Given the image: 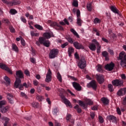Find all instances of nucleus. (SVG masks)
<instances>
[{
  "instance_id": "19",
  "label": "nucleus",
  "mask_w": 126,
  "mask_h": 126,
  "mask_svg": "<svg viewBox=\"0 0 126 126\" xmlns=\"http://www.w3.org/2000/svg\"><path fill=\"white\" fill-rule=\"evenodd\" d=\"M108 119L111 121H112L113 123H116L117 122V118L113 115H110L108 116Z\"/></svg>"
},
{
  "instance_id": "14",
  "label": "nucleus",
  "mask_w": 126,
  "mask_h": 126,
  "mask_svg": "<svg viewBox=\"0 0 126 126\" xmlns=\"http://www.w3.org/2000/svg\"><path fill=\"white\" fill-rule=\"evenodd\" d=\"M114 67H115V64L111 62L109 64H107L105 65V68L106 70H109V71H111V70H113L114 69Z\"/></svg>"
},
{
  "instance_id": "17",
  "label": "nucleus",
  "mask_w": 126,
  "mask_h": 126,
  "mask_svg": "<svg viewBox=\"0 0 126 126\" xmlns=\"http://www.w3.org/2000/svg\"><path fill=\"white\" fill-rule=\"evenodd\" d=\"M6 95L7 99L9 101V103H10V104H13V103L14 102L13 101V95L9 93H7Z\"/></svg>"
},
{
  "instance_id": "62",
  "label": "nucleus",
  "mask_w": 126,
  "mask_h": 126,
  "mask_svg": "<svg viewBox=\"0 0 126 126\" xmlns=\"http://www.w3.org/2000/svg\"><path fill=\"white\" fill-rule=\"evenodd\" d=\"M117 112L118 115H122V112H121V109H120V108L118 107L117 108Z\"/></svg>"
},
{
  "instance_id": "25",
  "label": "nucleus",
  "mask_w": 126,
  "mask_h": 126,
  "mask_svg": "<svg viewBox=\"0 0 126 126\" xmlns=\"http://www.w3.org/2000/svg\"><path fill=\"white\" fill-rule=\"evenodd\" d=\"M101 54L103 57H104V58H105L106 61H108V60H109V58H108V56H109V53H108L107 51H103Z\"/></svg>"
},
{
  "instance_id": "37",
  "label": "nucleus",
  "mask_w": 126,
  "mask_h": 126,
  "mask_svg": "<svg viewBox=\"0 0 126 126\" xmlns=\"http://www.w3.org/2000/svg\"><path fill=\"white\" fill-rule=\"evenodd\" d=\"M50 41H49V40H45V41H44L43 45L44 46H45V47H47V48H49V47H50Z\"/></svg>"
},
{
  "instance_id": "28",
  "label": "nucleus",
  "mask_w": 126,
  "mask_h": 126,
  "mask_svg": "<svg viewBox=\"0 0 126 126\" xmlns=\"http://www.w3.org/2000/svg\"><path fill=\"white\" fill-rule=\"evenodd\" d=\"M79 105L81 107H83V108H86V107H87V104H86V103H84V102H83L81 100L79 101Z\"/></svg>"
},
{
  "instance_id": "60",
  "label": "nucleus",
  "mask_w": 126,
  "mask_h": 126,
  "mask_svg": "<svg viewBox=\"0 0 126 126\" xmlns=\"http://www.w3.org/2000/svg\"><path fill=\"white\" fill-rule=\"evenodd\" d=\"M30 61L31 63H36V60L35 59V58H31L30 59Z\"/></svg>"
},
{
  "instance_id": "31",
  "label": "nucleus",
  "mask_w": 126,
  "mask_h": 126,
  "mask_svg": "<svg viewBox=\"0 0 126 126\" xmlns=\"http://www.w3.org/2000/svg\"><path fill=\"white\" fill-rule=\"evenodd\" d=\"M83 22V21L81 20V18H77V24L78 25V26H81Z\"/></svg>"
},
{
  "instance_id": "22",
  "label": "nucleus",
  "mask_w": 126,
  "mask_h": 126,
  "mask_svg": "<svg viewBox=\"0 0 126 126\" xmlns=\"http://www.w3.org/2000/svg\"><path fill=\"white\" fill-rule=\"evenodd\" d=\"M101 101L104 105H108V104H109V102H110V100H109L108 98L106 97L101 98Z\"/></svg>"
},
{
  "instance_id": "1",
  "label": "nucleus",
  "mask_w": 126,
  "mask_h": 126,
  "mask_svg": "<svg viewBox=\"0 0 126 126\" xmlns=\"http://www.w3.org/2000/svg\"><path fill=\"white\" fill-rule=\"evenodd\" d=\"M28 88V86L26 83H24L22 85L21 84V79L16 78V80L14 83V87L15 88H19V90H24V87Z\"/></svg>"
},
{
  "instance_id": "57",
  "label": "nucleus",
  "mask_w": 126,
  "mask_h": 126,
  "mask_svg": "<svg viewBox=\"0 0 126 126\" xmlns=\"http://www.w3.org/2000/svg\"><path fill=\"white\" fill-rule=\"evenodd\" d=\"M25 74L27 76H30V72L28 70H26L25 71Z\"/></svg>"
},
{
  "instance_id": "7",
  "label": "nucleus",
  "mask_w": 126,
  "mask_h": 126,
  "mask_svg": "<svg viewBox=\"0 0 126 126\" xmlns=\"http://www.w3.org/2000/svg\"><path fill=\"white\" fill-rule=\"evenodd\" d=\"M95 78L99 84H103L105 82V79H104V76L102 74H97L95 76Z\"/></svg>"
},
{
  "instance_id": "49",
  "label": "nucleus",
  "mask_w": 126,
  "mask_h": 126,
  "mask_svg": "<svg viewBox=\"0 0 126 126\" xmlns=\"http://www.w3.org/2000/svg\"><path fill=\"white\" fill-rule=\"evenodd\" d=\"M36 99L37 100H38V101H39V102H41V101L43 100V96L41 95H37Z\"/></svg>"
},
{
  "instance_id": "36",
  "label": "nucleus",
  "mask_w": 126,
  "mask_h": 126,
  "mask_svg": "<svg viewBox=\"0 0 126 126\" xmlns=\"http://www.w3.org/2000/svg\"><path fill=\"white\" fill-rule=\"evenodd\" d=\"M87 8L89 11H91V10H92V4L91 3H88Z\"/></svg>"
},
{
  "instance_id": "44",
  "label": "nucleus",
  "mask_w": 126,
  "mask_h": 126,
  "mask_svg": "<svg viewBox=\"0 0 126 126\" xmlns=\"http://www.w3.org/2000/svg\"><path fill=\"white\" fill-rule=\"evenodd\" d=\"M4 80L6 81V83L8 84H10V79L8 78L7 76H5L4 78Z\"/></svg>"
},
{
  "instance_id": "43",
  "label": "nucleus",
  "mask_w": 126,
  "mask_h": 126,
  "mask_svg": "<svg viewBox=\"0 0 126 126\" xmlns=\"http://www.w3.org/2000/svg\"><path fill=\"white\" fill-rule=\"evenodd\" d=\"M94 24H97V23H101V20L99 19L98 18H95L94 19Z\"/></svg>"
},
{
  "instance_id": "52",
  "label": "nucleus",
  "mask_w": 126,
  "mask_h": 126,
  "mask_svg": "<svg viewBox=\"0 0 126 126\" xmlns=\"http://www.w3.org/2000/svg\"><path fill=\"white\" fill-rule=\"evenodd\" d=\"M9 29H10V32H11V33H15V29L13 27H10L9 28Z\"/></svg>"
},
{
  "instance_id": "54",
  "label": "nucleus",
  "mask_w": 126,
  "mask_h": 126,
  "mask_svg": "<svg viewBox=\"0 0 126 126\" xmlns=\"http://www.w3.org/2000/svg\"><path fill=\"white\" fill-rule=\"evenodd\" d=\"M68 45V42H65L62 45L61 47L63 49H64V48H65L66 46Z\"/></svg>"
},
{
  "instance_id": "16",
  "label": "nucleus",
  "mask_w": 126,
  "mask_h": 126,
  "mask_svg": "<svg viewBox=\"0 0 126 126\" xmlns=\"http://www.w3.org/2000/svg\"><path fill=\"white\" fill-rule=\"evenodd\" d=\"M16 78H24V76L23 75V72H22V70H18L16 72Z\"/></svg>"
},
{
  "instance_id": "26",
  "label": "nucleus",
  "mask_w": 126,
  "mask_h": 126,
  "mask_svg": "<svg viewBox=\"0 0 126 126\" xmlns=\"http://www.w3.org/2000/svg\"><path fill=\"white\" fill-rule=\"evenodd\" d=\"M57 78L60 82H63V78L62 77V75H61L60 72L57 73Z\"/></svg>"
},
{
  "instance_id": "24",
  "label": "nucleus",
  "mask_w": 126,
  "mask_h": 126,
  "mask_svg": "<svg viewBox=\"0 0 126 126\" xmlns=\"http://www.w3.org/2000/svg\"><path fill=\"white\" fill-rule=\"evenodd\" d=\"M12 50L16 52V53H18L19 52L18 47L14 43L12 44Z\"/></svg>"
},
{
  "instance_id": "47",
  "label": "nucleus",
  "mask_w": 126,
  "mask_h": 126,
  "mask_svg": "<svg viewBox=\"0 0 126 126\" xmlns=\"http://www.w3.org/2000/svg\"><path fill=\"white\" fill-rule=\"evenodd\" d=\"M86 105H92L93 104V102L90 99H88L86 100Z\"/></svg>"
},
{
  "instance_id": "3",
  "label": "nucleus",
  "mask_w": 126,
  "mask_h": 126,
  "mask_svg": "<svg viewBox=\"0 0 126 126\" xmlns=\"http://www.w3.org/2000/svg\"><path fill=\"white\" fill-rule=\"evenodd\" d=\"M78 66H79L81 69H84V68L86 67V61L84 57H82L80 59L79 63H78Z\"/></svg>"
},
{
  "instance_id": "21",
  "label": "nucleus",
  "mask_w": 126,
  "mask_h": 126,
  "mask_svg": "<svg viewBox=\"0 0 126 126\" xmlns=\"http://www.w3.org/2000/svg\"><path fill=\"white\" fill-rule=\"evenodd\" d=\"M89 48L91 51H96V44L94 42L93 43H91L89 45Z\"/></svg>"
},
{
  "instance_id": "39",
  "label": "nucleus",
  "mask_w": 126,
  "mask_h": 126,
  "mask_svg": "<svg viewBox=\"0 0 126 126\" xmlns=\"http://www.w3.org/2000/svg\"><path fill=\"white\" fill-rule=\"evenodd\" d=\"M66 39L67 40L68 42L70 43V44H73L74 42H73V39L71 38L70 36H68L66 38Z\"/></svg>"
},
{
  "instance_id": "34",
  "label": "nucleus",
  "mask_w": 126,
  "mask_h": 126,
  "mask_svg": "<svg viewBox=\"0 0 126 126\" xmlns=\"http://www.w3.org/2000/svg\"><path fill=\"white\" fill-rule=\"evenodd\" d=\"M38 41L40 43V44H43V45L44 44V43H45V41H46V39L42 37H40L39 38Z\"/></svg>"
},
{
  "instance_id": "41",
  "label": "nucleus",
  "mask_w": 126,
  "mask_h": 126,
  "mask_svg": "<svg viewBox=\"0 0 126 126\" xmlns=\"http://www.w3.org/2000/svg\"><path fill=\"white\" fill-rule=\"evenodd\" d=\"M74 109H75V110H77L78 113H81V108H79V105H76L74 107Z\"/></svg>"
},
{
  "instance_id": "23",
  "label": "nucleus",
  "mask_w": 126,
  "mask_h": 126,
  "mask_svg": "<svg viewBox=\"0 0 126 126\" xmlns=\"http://www.w3.org/2000/svg\"><path fill=\"white\" fill-rule=\"evenodd\" d=\"M110 9L112 10L114 13H117L119 14V10L117 8L116 6H111L110 7Z\"/></svg>"
},
{
  "instance_id": "29",
  "label": "nucleus",
  "mask_w": 126,
  "mask_h": 126,
  "mask_svg": "<svg viewBox=\"0 0 126 126\" xmlns=\"http://www.w3.org/2000/svg\"><path fill=\"white\" fill-rule=\"evenodd\" d=\"M44 38L46 39H50L51 38V34L49 32H44L43 33Z\"/></svg>"
},
{
  "instance_id": "9",
  "label": "nucleus",
  "mask_w": 126,
  "mask_h": 126,
  "mask_svg": "<svg viewBox=\"0 0 126 126\" xmlns=\"http://www.w3.org/2000/svg\"><path fill=\"white\" fill-rule=\"evenodd\" d=\"M61 98L63 100V102L65 105L67 106V107H69V108H72V105H71V103L70 101L67 99V98H65V96L63 95H61Z\"/></svg>"
},
{
  "instance_id": "61",
  "label": "nucleus",
  "mask_w": 126,
  "mask_h": 126,
  "mask_svg": "<svg viewBox=\"0 0 126 126\" xmlns=\"http://www.w3.org/2000/svg\"><path fill=\"white\" fill-rule=\"evenodd\" d=\"M92 110H94V111L98 110V105H94V107H92Z\"/></svg>"
},
{
  "instance_id": "6",
  "label": "nucleus",
  "mask_w": 126,
  "mask_h": 126,
  "mask_svg": "<svg viewBox=\"0 0 126 126\" xmlns=\"http://www.w3.org/2000/svg\"><path fill=\"white\" fill-rule=\"evenodd\" d=\"M50 26H51V27L55 28L56 30H60L61 31L63 30V27H62L61 25H60V24L56 22H51L50 23Z\"/></svg>"
},
{
  "instance_id": "35",
  "label": "nucleus",
  "mask_w": 126,
  "mask_h": 126,
  "mask_svg": "<svg viewBox=\"0 0 126 126\" xmlns=\"http://www.w3.org/2000/svg\"><path fill=\"white\" fill-rule=\"evenodd\" d=\"M31 35L32 37H38L39 36V33L34 32H31Z\"/></svg>"
},
{
  "instance_id": "63",
  "label": "nucleus",
  "mask_w": 126,
  "mask_h": 126,
  "mask_svg": "<svg viewBox=\"0 0 126 126\" xmlns=\"http://www.w3.org/2000/svg\"><path fill=\"white\" fill-rule=\"evenodd\" d=\"M90 116L92 119H94L95 118V113L94 112H91Z\"/></svg>"
},
{
  "instance_id": "11",
  "label": "nucleus",
  "mask_w": 126,
  "mask_h": 126,
  "mask_svg": "<svg viewBox=\"0 0 126 126\" xmlns=\"http://www.w3.org/2000/svg\"><path fill=\"white\" fill-rule=\"evenodd\" d=\"M0 68H1V69H4V70L8 71L10 74H12V71L11 69L9 68V67H7L5 64L0 63Z\"/></svg>"
},
{
  "instance_id": "50",
  "label": "nucleus",
  "mask_w": 126,
  "mask_h": 126,
  "mask_svg": "<svg viewBox=\"0 0 126 126\" xmlns=\"http://www.w3.org/2000/svg\"><path fill=\"white\" fill-rule=\"evenodd\" d=\"M10 13H11L12 14H16V13H17V11H16V10H15V9H11L10 10Z\"/></svg>"
},
{
  "instance_id": "30",
  "label": "nucleus",
  "mask_w": 126,
  "mask_h": 126,
  "mask_svg": "<svg viewBox=\"0 0 126 126\" xmlns=\"http://www.w3.org/2000/svg\"><path fill=\"white\" fill-rule=\"evenodd\" d=\"M2 120L5 121L3 126H7V124L9 122V119L7 117H3Z\"/></svg>"
},
{
  "instance_id": "64",
  "label": "nucleus",
  "mask_w": 126,
  "mask_h": 126,
  "mask_svg": "<svg viewBox=\"0 0 126 126\" xmlns=\"http://www.w3.org/2000/svg\"><path fill=\"white\" fill-rule=\"evenodd\" d=\"M21 43L23 46H25V41L24 39H23V38L21 39Z\"/></svg>"
},
{
  "instance_id": "5",
  "label": "nucleus",
  "mask_w": 126,
  "mask_h": 126,
  "mask_svg": "<svg viewBox=\"0 0 126 126\" xmlns=\"http://www.w3.org/2000/svg\"><path fill=\"white\" fill-rule=\"evenodd\" d=\"M59 54V50L58 49H53L51 50L49 53V59H55Z\"/></svg>"
},
{
  "instance_id": "38",
  "label": "nucleus",
  "mask_w": 126,
  "mask_h": 126,
  "mask_svg": "<svg viewBox=\"0 0 126 126\" xmlns=\"http://www.w3.org/2000/svg\"><path fill=\"white\" fill-rule=\"evenodd\" d=\"M108 88L110 92H113V91H114V87L112 85V84H109L108 85Z\"/></svg>"
},
{
  "instance_id": "59",
  "label": "nucleus",
  "mask_w": 126,
  "mask_h": 126,
  "mask_svg": "<svg viewBox=\"0 0 126 126\" xmlns=\"http://www.w3.org/2000/svg\"><path fill=\"white\" fill-rule=\"evenodd\" d=\"M71 119V115H70V114L67 115L66 120L67 121H69V120Z\"/></svg>"
},
{
  "instance_id": "48",
  "label": "nucleus",
  "mask_w": 126,
  "mask_h": 126,
  "mask_svg": "<svg viewBox=\"0 0 126 126\" xmlns=\"http://www.w3.org/2000/svg\"><path fill=\"white\" fill-rule=\"evenodd\" d=\"M72 5L75 7H77V6H78V2L75 0H74L72 3Z\"/></svg>"
},
{
  "instance_id": "18",
  "label": "nucleus",
  "mask_w": 126,
  "mask_h": 126,
  "mask_svg": "<svg viewBox=\"0 0 126 126\" xmlns=\"http://www.w3.org/2000/svg\"><path fill=\"white\" fill-rule=\"evenodd\" d=\"M72 85L77 91H80L81 90V86L78 83L74 82L72 83Z\"/></svg>"
},
{
  "instance_id": "51",
  "label": "nucleus",
  "mask_w": 126,
  "mask_h": 126,
  "mask_svg": "<svg viewBox=\"0 0 126 126\" xmlns=\"http://www.w3.org/2000/svg\"><path fill=\"white\" fill-rule=\"evenodd\" d=\"M98 119L100 124H103V123H104V119H103V117H102V116H99L98 117Z\"/></svg>"
},
{
  "instance_id": "12",
  "label": "nucleus",
  "mask_w": 126,
  "mask_h": 126,
  "mask_svg": "<svg viewBox=\"0 0 126 126\" xmlns=\"http://www.w3.org/2000/svg\"><path fill=\"white\" fill-rule=\"evenodd\" d=\"M52 81V71L50 69H48V72L46 74V78L45 79V82L49 83Z\"/></svg>"
},
{
  "instance_id": "8",
  "label": "nucleus",
  "mask_w": 126,
  "mask_h": 126,
  "mask_svg": "<svg viewBox=\"0 0 126 126\" xmlns=\"http://www.w3.org/2000/svg\"><path fill=\"white\" fill-rule=\"evenodd\" d=\"M113 86H123L124 85V80H114L112 81Z\"/></svg>"
},
{
  "instance_id": "13",
  "label": "nucleus",
  "mask_w": 126,
  "mask_h": 126,
  "mask_svg": "<svg viewBox=\"0 0 126 126\" xmlns=\"http://www.w3.org/2000/svg\"><path fill=\"white\" fill-rule=\"evenodd\" d=\"M87 87L90 88L92 87L94 90H96L97 89V85L96 84V81L93 80L89 84L87 85Z\"/></svg>"
},
{
  "instance_id": "55",
  "label": "nucleus",
  "mask_w": 126,
  "mask_h": 126,
  "mask_svg": "<svg viewBox=\"0 0 126 126\" xmlns=\"http://www.w3.org/2000/svg\"><path fill=\"white\" fill-rule=\"evenodd\" d=\"M97 71H98L99 72L102 71V65H97Z\"/></svg>"
},
{
  "instance_id": "15",
  "label": "nucleus",
  "mask_w": 126,
  "mask_h": 126,
  "mask_svg": "<svg viewBox=\"0 0 126 126\" xmlns=\"http://www.w3.org/2000/svg\"><path fill=\"white\" fill-rule=\"evenodd\" d=\"M92 42L96 44V46L97 48L96 50V52L97 53V54H99V53H101V45H100L99 42L97 41V40L93 39L92 40Z\"/></svg>"
},
{
  "instance_id": "33",
  "label": "nucleus",
  "mask_w": 126,
  "mask_h": 126,
  "mask_svg": "<svg viewBox=\"0 0 126 126\" xmlns=\"http://www.w3.org/2000/svg\"><path fill=\"white\" fill-rule=\"evenodd\" d=\"M125 57H126V55H125V53L121 52L119 54V60L123 61V60H124V59H125Z\"/></svg>"
},
{
  "instance_id": "46",
  "label": "nucleus",
  "mask_w": 126,
  "mask_h": 126,
  "mask_svg": "<svg viewBox=\"0 0 126 126\" xmlns=\"http://www.w3.org/2000/svg\"><path fill=\"white\" fill-rule=\"evenodd\" d=\"M32 106L33 108H38L39 107V104L37 102H33L32 103Z\"/></svg>"
},
{
  "instance_id": "53",
  "label": "nucleus",
  "mask_w": 126,
  "mask_h": 126,
  "mask_svg": "<svg viewBox=\"0 0 126 126\" xmlns=\"http://www.w3.org/2000/svg\"><path fill=\"white\" fill-rule=\"evenodd\" d=\"M33 83L34 86H37L39 84V82L37 80H34L33 81Z\"/></svg>"
},
{
  "instance_id": "10",
  "label": "nucleus",
  "mask_w": 126,
  "mask_h": 126,
  "mask_svg": "<svg viewBox=\"0 0 126 126\" xmlns=\"http://www.w3.org/2000/svg\"><path fill=\"white\" fill-rule=\"evenodd\" d=\"M73 45L75 49H77V50H84V46H83L82 43L75 41L73 43Z\"/></svg>"
},
{
  "instance_id": "58",
  "label": "nucleus",
  "mask_w": 126,
  "mask_h": 126,
  "mask_svg": "<svg viewBox=\"0 0 126 126\" xmlns=\"http://www.w3.org/2000/svg\"><path fill=\"white\" fill-rule=\"evenodd\" d=\"M21 97H24V98H27V95L23 92H21Z\"/></svg>"
},
{
  "instance_id": "56",
  "label": "nucleus",
  "mask_w": 126,
  "mask_h": 126,
  "mask_svg": "<svg viewBox=\"0 0 126 126\" xmlns=\"http://www.w3.org/2000/svg\"><path fill=\"white\" fill-rule=\"evenodd\" d=\"M77 18H80V11L79 10H77Z\"/></svg>"
},
{
  "instance_id": "2",
  "label": "nucleus",
  "mask_w": 126,
  "mask_h": 126,
  "mask_svg": "<svg viewBox=\"0 0 126 126\" xmlns=\"http://www.w3.org/2000/svg\"><path fill=\"white\" fill-rule=\"evenodd\" d=\"M5 105H6V101H5V100L0 101V112H1L2 114L7 113L8 110H9V106H5Z\"/></svg>"
},
{
  "instance_id": "20",
  "label": "nucleus",
  "mask_w": 126,
  "mask_h": 126,
  "mask_svg": "<svg viewBox=\"0 0 126 126\" xmlns=\"http://www.w3.org/2000/svg\"><path fill=\"white\" fill-rule=\"evenodd\" d=\"M120 65L122 67H126V55H125L124 59L121 61Z\"/></svg>"
},
{
  "instance_id": "45",
  "label": "nucleus",
  "mask_w": 126,
  "mask_h": 126,
  "mask_svg": "<svg viewBox=\"0 0 126 126\" xmlns=\"http://www.w3.org/2000/svg\"><path fill=\"white\" fill-rule=\"evenodd\" d=\"M117 94L119 96H122V95H124V92L123 91V89H120L117 93Z\"/></svg>"
},
{
  "instance_id": "4",
  "label": "nucleus",
  "mask_w": 126,
  "mask_h": 126,
  "mask_svg": "<svg viewBox=\"0 0 126 126\" xmlns=\"http://www.w3.org/2000/svg\"><path fill=\"white\" fill-rule=\"evenodd\" d=\"M4 3H6L8 4L9 6H12L13 5H16L17 4H20V1H15L16 0H1Z\"/></svg>"
},
{
  "instance_id": "42",
  "label": "nucleus",
  "mask_w": 126,
  "mask_h": 126,
  "mask_svg": "<svg viewBox=\"0 0 126 126\" xmlns=\"http://www.w3.org/2000/svg\"><path fill=\"white\" fill-rule=\"evenodd\" d=\"M58 112H59V109L56 107L53 109L52 113L54 116H57Z\"/></svg>"
},
{
  "instance_id": "32",
  "label": "nucleus",
  "mask_w": 126,
  "mask_h": 126,
  "mask_svg": "<svg viewBox=\"0 0 126 126\" xmlns=\"http://www.w3.org/2000/svg\"><path fill=\"white\" fill-rule=\"evenodd\" d=\"M70 31L75 36H76V37H77V38H79V35H78V33H77V32H76V31H75V30H74V29H71L70 30Z\"/></svg>"
},
{
  "instance_id": "40",
  "label": "nucleus",
  "mask_w": 126,
  "mask_h": 126,
  "mask_svg": "<svg viewBox=\"0 0 126 126\" xmlns=\"http://www.w3.org/2000/svg\"><path fill=\"white\" fill-rule=\"evenodd\" d=\"M34 27L36 28V29H38V30H43V27L41 26L40 25H35Z\"/></svg>"
},
{
  "instance_id": "27",
  "label": "nucleus",
  "mask_w": 126,
  "mask_h": 126,
  "mask_svg": "<svg viewBox=\"0 0 126 126\" xmlns=\"http://www.w3.org/2000/svg\"><path fill=\"white\" fill-rule=\"evenodd\" d=\"M74 52V49L72 48V47H70L68 49V54L69 57L71 56V54Z\"/></svg>"
}]
</instances>
